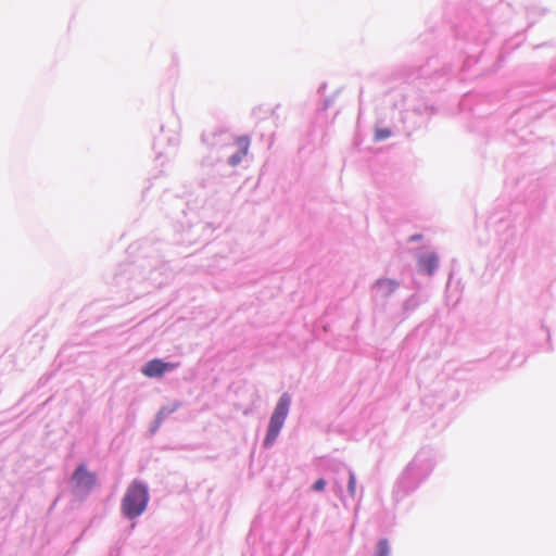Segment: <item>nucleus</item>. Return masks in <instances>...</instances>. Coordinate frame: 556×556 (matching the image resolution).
Masks as SVG:
<instances>
[{
    "label": "nucleus",
    "mask_w": 556,
    "mask_h": 556,
    "mask_svg": "<svg viewBox=\"0 0 556 556\" xmlns=\"http://www.w3.org/2000/svg\"><path fill=\"white\" fill-rule=\"evenodd\" d=\"M148 491L139 482H132L123 498L122 508L128 518H136L143 513L148 504Z\"/></svg>",
    "instance_id": "1"
},
{
    "label": "nucleus",
    "mask_w": 556,
    "mask_h": 556,
    "mask_svg": "<svg viewBox=\"0 0 556 556\" xmlns=\"http://www.w3.org/2000/svg\"><path fill=\"white\" fill-rule=\"evenodd\" d=\"M290 402V396L287 393L282 394L279 399L268 425L267 435L265 438L266 445H271L277 439L288 416Z\"/></svg>",
    "instance_id": "2"
},
{
    "label": "nucleus",
    "mask_w": 556,
    "mask_h": 556,
    "mask_svg": "<svg viewBox=\"0 0 556 556\" xmlns=\"http://www.w3.org/2000/svg\"><path fill=\"white\" fill-rule=\"evenodd\" d=\"M175 367V364L165 363L161 359H152L143 366L142 374L150 378L161 377L164 372L173 370Z\"/></svg>",
    "instance_id": "3"
},
{
    "label": "nucleus",
    "mask_w": 556,
    "mask_h": 556,
    "mask_svg": "<svg viewBox=\"0 0 556 556\" xmlns=\"http://www.w3.org/2000/svg\"><path fill=\"white\" fill-rule=\"evenodd\" d=\"M96 475L88 471L85 465H79L73 473V481L77 488L90 490L96 484Z\"/></svg>",
    "instance_id": "4"
},
{
    "label": "nucleus",
    "mask_w": 556,
    "mask_h": 556,
    "mask_svg": "<svg viewBox=\"0 0 556 556\" xmlns=\"http://www.w3.org/2000/svg\"><path fill=\"white\" fill-rule=\"evenodd\" d=\"M236 146L238 148V152L229 157V163L232 166L238 165L242 159L247 156L250 148V140L248 137H238L236 139Z\"/></svg>",
    "instance_id": "5"
},
{
    "label": "nucleus",
    "mask_w": 556,
    "mask_h": 556,
    "mask_svg": "<svg viewBox=\"0 0 556 556\" xmlns=\"http://www.w3.org/2000/svg\"><path fill=\"white\" fill-rule=\"evenodd\" d=\"M420 269L431 275L438 267V257L434 254L425 255L419 258Z\"/></svg>",
    "instance_id": "6"
},
{
    "label": "nucleus",
    "mask_w": 556,
    "mask_h": 556,
    "mask_svg": "<svg viewBox=\"0 0 556 556\" xmlns=\"http://www.w3.org/2000/svg\"><path fill=\"white\" fill-rule=\"evenodd\" d=\"M376 556H389V544L387 539H381L378 542Z\"/></svg>",
    "instance_id": "7"
},
{
    "label": "nucleus",
    "mask_w": 556,
    "mask_h": 556,
    "mask_svg": "<svg viewBox=\"0 0 556 556\" xmlns=\"http://www.w3.org/2000/svg\"><path fill=\"white\" fill-rule=\"evenodd\" d=\"M390 135H391L390 130L383 128V129H377L375 136H376L377 140H384V139L389 138Z\"/></svg>",
    "instance_id": "8"
},
{
    "label": "nucleus",
    "mask_w": 556,
    "mask_h": 556,
    "mask_svg": "<svg viewBox=\"0 0 556 556\" xmlns=\"http://www.w3.org/2000/svg\"><path fill=\"white\" fill-rule=\"evenodd\" d=\"M325 485H326V481L324 479H318L314 484H313V490L314 491H323L325 489Z\"/></svg>",
    "instance_id": "9"
},
{
    "label": "nucleus",
    "mask_w": 556,
    "mask_h": 556,
    "mask_svg": "<svg viewBox=\"0 0 556 556\" xmlns=\"http://www.w3.org/2000/svg\"><path fill=\"white\" fill-rule=\"evenodd\" d=\"M349 489H350L351 493H354V491H355V477L353 475H351V477H350Z\"/></svg>",
    "instance_id": "10"
},
{
    "label": "nucleus",
    "mask_w": 556,
    "mask_h": 556,
    "mask_svg": "<svg viewBox=\"0 0 556 556\" xmlns=\"http://www.w3.org/2000/svg\"><path fill=\"white\" fill-rule=\"evenodd\" d=\"M378 285L381 286V287L384 286V285H392V286H394V282L389 281V280H383V281H379Z\"/></svg>",
    "instance_id": "11"
}]
</instances>
